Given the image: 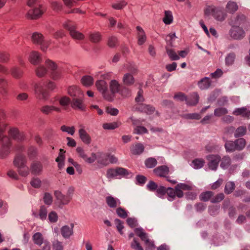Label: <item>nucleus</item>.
Masks as SVG:
<instances>
[{
    "instance_id": "obj_28",
    "label": "nucleus",
    "mask_w": 250,
    "mask_h": 250,
    "mask_svg": "<svg viewBox=\"0 0 250 250\" xmlns=\"http://www.w3.org/2000/svg\"><path fill=\"white\" fill-rule=\"evenodd\" d=\"M80 138L82 141L85 144H89L91 142V138L85 130L81 128L79 130Z\"/></svg>"
},
{
    "instance_id": "obj_57",
    "label": "nucleus",
    "mask_w": 250,
    "mask_h": 250,
    "mask_svg": "<svg viewBox=\"0 0 250 250\" xmlns=\"http://www.w3.org/2000/svg\"><path fill=\"white\" fill-rule=\"evenodd\" d=\"M116 213L119 217L125 218L127 216V212L124 208L119 207L116 209Z\"/></svg>"
},
{
    "instance_id": "obj_54",
    "label": "nucleus",
    "mask_w": 250,
    "mask_h": 250,
    "mask_svg": "<svg viewBox=\"0 0 250 250\" xmlns=\"http://www.w3.org/2000/svg\"><path fill=\"white\" fill-rule=\"evenodd\" d=\"M227 113L228 110L227 108L225 107H219L215 109L214 114L215 116L220 117L226 114Z\"/></svg>"
},
{
    "instance_id": "obj_55",
    "label": "nucleus",
    "mask_w": 250,
    "mask_h": 250,
    "mask_svg": "<svg viewBox=\"0 0 250 250\" xmlns=\"http://www.w3.org/2000/svg\"><path fill=\"white\" fill-rule=\"evenodd\" d=\"M118 43L117 38L115 36L109 37L107 41V45L110 47H114Z\"/></svg>"
},
{
    "instance_id": "obj_39",
    "label": "nucleus",
    "mask_w": 250,
    "mask_h": 250,
    "mask_svg": "<svg viewBox=\"0 0 250 250\" xmlns=\"http://www.w3.org/2000/svg\"><path fill=\"white\" fill-rule=\"evenodd\" d=\"M181 117L186 119L198 120L201 118L202 116L199 113H193L183 114L181 115Z\"/></svg>"
},
{
    "instance_id": "obj_22",
    "label": "nucleus",
    "mask_w": 250,
    "mask_h": 250,
    "mask_svg": "<svg viewBox=\"0 0 250 250\" xmlns=\"http://www.w3.org/2000/svg\"><path fill=\"white\" fill-rule=\"evenodd\" d=\"M136 29L138 31V44L139 45H142L144 44L146 40V37L144 30L140 26H137Z\"/></svg>"
},
{
    "instance_id": "obj_59",
    "label": "nucleus",
    "mask_w": 250,
    "mask_h": 250,
    "mask_svg": "<svg viewBox=\"0 0 250 250\" xmlns=\"http://www.w3.org/2000/svg\"><path fill=\"white\" fill-rule=\"evenodd\" d=\"M42 182L41 180L37 177H34L32 179L30 184L34 188H39L41 186Z\"/></svg>"
},
{
    "instance_id": "obj_1",
    "label": "nucleus",
    "mask_w": 250,
    "mask_h": 250,
    "mask_svg": "<svg viewBox=\"0 0 250 250\" xmlns=\"http://www.w3.org/2000/svg\"><path fill=\"white\" fill-rule=\"evenodd\" d=\"M56 87V83L52 81L47 80L43 83L36 84L35 86V90L37 98L41 100H46L48 96V92L47 89L53 90Z\"/></svg>"
},
{
    "instance_id": "obj_7",
    "label": "nucleus",
    "mask_w": 250,
    "mask_h": 250,
    "mask_svg": "<svg viewBox=\"0 0 250 250\" xmlns=\"http://www.w3.org/2000/svg\"><path fill=\"white\" fill-rule=\"evenodd\" d=\"M44 11L42 6L40 5L39 7L29 10L26 14V17L27 19L31 20L39 19L42 16Z\"/></svg>"
},
{
    "instance_id": "obj_53",
    "label": "nucleus",
    "mask_w": 250,
    "mask_h": 250,
    "mask_svg": "<svg viewBox=\"0 0 250 250\" xmlns=\"http://www.w3.org/2000/svg\"><path fill=\"white\" fill-rule=\"evenodd\" d=\"M114 222L120 234L123 235L124 233L123 229L124 228V226L123 225L124 222L119 219H115Z\"/></svg>"
},
{
    "instance_id": "obj_46",
    "label": "nucleus",
    "mask_w": 250,
    "mask_h": 250,
    "mask_svg": "<svg viewBox=\"0 0 250 250\" xmlns=\"http://www.w3.org/2000/svg\"><path fill=\"white\" fill-rule=\"evenodd\" d=\"M192 167L195 169H199L202 167L205 164V161L202 159H195L192 162Z\"/></svg>"
},
{
    "instance_id": "obj_61",
    "label": "nucleus",
    "mask_w": 250,
    "mask_h": 250,
    "mask_svg": "<svg viewBox=\"0 0 250 250\" xmlns=\"http://www.w3.org/2000/svg\"><path fill=\"white\" fill-rule=\"evenodd\" d=\"M11 75L14 77H21L22 76L23 72L17 68H13L11 69Z\"/></svg>"
},
{
    "instance_id": "obj_32",
    "label": "nucleus",
    "mask_w": 250,
    "mask_h": 250,
    "mask_svg": "<svg viewBox=\"0 0 250 250\" xmlns=\"http://www.w3.org/2000/svg\"><path fill=\"white\" fill-rule=\"evenodd\" d=\"M135 234L138 236L142 241H144L146 243H149V240L147 237L146 234L144 232L143 229L141 228H136L134 229Z\"/></svg>"
},
{
    "instance_id": "obj_60",
    "label": "nucleus",
    "mask_w": 250,
    "mask_h": 250,
    "mask_svg": "<svg viewBox=\"0 0 250 250\" xmlns=\"http://www.w3.org/2000/svg\"><path fill=\"white\" fill-rule=\"evenodd\" d=\"M235 58L234 53H230L227 55L226 58V63L227 65H231L233 63Z\"/></svg>"
},
{
    "instance_id": "obj_19",
    "label": "nucleus",
    "mask_w": 250,
    "mask_h": 250,
    "mask_svg": "<svg viewBox=\"0 0 250 250\" xmlns=\"http://www.w3.org/2000/svg\"><path fill=\"white\" fill-rule=\"evenodd\" d=\"M175 189L177 190V197L178 198H181L184 195L182 190H189L191 189V187L185 184L180 183L176 186Z\"/></svg>"
},
{
    "instance_id": "obj_47",
    "label": "nucleus",
    "mask_w": 250,
    "mask_h": 250,
    "mask_svg": "<svg viewBox=\"0 0 250 250\" xmlns=\"http://www.w3.org/2000/svg\"><path fill=\"white\" fill-rule=\"evenodd\" d=\"M143 86L142 84H140V88L139 90L138 91L137 96L135 98V102L138 104L143 103L144 101V98L143 97V90L142 89L141 87Z\"/></svg>"
},
{
    "instance_id": "obj_11",
    "label": "nucleus",
    "mask_w": 250,
    "mask_h": 250,
    "mask_svg": "<svg viewBox=\"0 0 250 250\" xmlns=\"http://www.w3.org/2000/svg\"><path fill=\"white\" fill-rule=\"evenodd\" d=\"M95 161L101 167H104L108 164L109 154L101 152L94 153Z\"/></svg>"
},
{
    "instance_id": "obj_37",
    "label": "nucleus",
    "mask_w": 250,
    "mask_h": 250,
    "mask_svg": "<svg viewBox=\"0 0 250 250\" xmlns=\"http://www.w3.org/2000/svg\"><path fill=\"white\" fill-rule=\"evenodd\" d=\"M68 93L72 97H76L81 94V91L76 86H71L68 88Z\"/></svg>"
},
{
    "instance_id": "obj_51",
    "label": "nucleus",
    "mask_w": 250,
    "mask_h": 250,
    "mask_svg": "<svg viewBox=\"0 0 250 250\" xmlns=\"http://www.w3.org/2000/svg\"><path fill=\"white\" fill-rule=\"evenodd\" d=\"M213 195V192L208 191L202 193L200 196V198L202 201H208Z\"/></svg>"
},
{
    "instance_id": "obj_29",
    "label": "nucleus",
    "mask_w": 250,
    "mask_h": 250,
    "mask_svg": "<svg viewBox=\"0 0 250 250\" xmlns=\"http://www.w3.org/2000/svg\"><path fill=\"white\" fill-rule=\"evenodd\" d=\"M226 9L227 12L233 14L238 10V5L236 2L230 0L227 3Z\"/></svg>"
},
{
    "instance_id": "obj_64",
    "label": "nucleus",
    "mask_w": 250,
    "mask_h": 250,
    "mask_svg": "<svg viewBox=\"0 0 250 250\" xmlns=\"http://www.w3.org/2000/svg\"><path fill=\"white\" fill-rule=\"evenodd\" d=\"M53 249L54 250H63L62 243L58 240L54 241L53 243Z\"/></svg>"
},
{
    "instance_id": "obj_24",
    "label": "nucleus",
    "mask_w": 250,
    "mask_h": 250,
    "mask_svg": "<svg viewBox=\"0 0 250 250\" xmlns=\"http://www.w3.org/2000/svg\"><path fill=\"white\" fill-rule=\"evenodd\" d=\"M169 171V168L166 166H159L153 170L154 172L160 177H166Z\"/></svg>"
},
{
    "instance_id": "obj_5",
    "label": "nucleus",
    "mask_w": 250,
    "mask_h": 250,
    "mask_svg": "<svg viewBox=\"0 0 250 250\" xmlns=\"http://www.w3.org/2000/svg\"><path fill=\"white\" fill-rule=\"evenodd\" d=\"M192 97L195 99L193 102H191L190 100H188L185 94L182 92H178L175 94L173 97L174 99L177 101H186L188 105L194 106L198 103L199 96L197 93H193Z\"/></svg>"
},
{
    "instance_id": "obj_14",
    "label": "nucleus",
    "mask_w": 250,
    "mask_h": 250,
    "mask_svg": "<svg viewBox=\"0 0 250 250\" xmlns=\"http://www.w3.org/2000/svg\"><path fill=\"white\" fill-rule=\"evenodd\" d=\"M247 23L246 17L242 14H238L231 21V24L233 26H237L242 27Z\"/></svg>"
},
{
    "instance_id": "obj_2",
    "label": "nucleus",
    "mask_w": 250,
    "mask_h": 250,
    "mask_svg": "<svg viewBox=\"0 0 250 250\" xmlns=\"http://www.w3.org/2000/svg\"><path fill=\"white\" fill-rule=\"evenodd\" d=\"M63 27L69 32L70 36L73 39L83 40L84 39V34L77 30L78 25L74 21L67 20L63 24Z\"/></svg>"
},
{
    "instance_id": "obj_44",
    "label": "nucleus",
    "mask_w": 250,
    "mask_h": 250,
    "mask_svg": "<svg viewBox=\"0 0 250 250\" xmlns=\"http://www.w3.org/2000/svg\"><path fill=\"white\" fill-rule=\"evenodd\" d=\"M166 193H167L168 198V200L170 201H173L175 196H177V190L171 188H167Z\"/></svg>"
},
{
    "instance_id": "obj_38",
    "label": "nucleus",
    "mask_w": 250,
    "mask_h": 250,
    "mask_svg": "<svg viewBox=\"0 0 250 250\" xmlns=\"http://www.w3.org/2000/svg\"><path fill=\"white\" fill-rule=\"evenodd\" d=\"M220 161V167L223 169H227L231 164V159L229 156H224Z\"/></svg>"
},
{
    "instance_id": "obj_30",
    "label": "nucleus",
    "mask_w": 250,
    "mask_h": 250,
    "mask_svg": "<svg viewBox=\"0 0 250 250\" xmlns=\"http://www.w3.org/2000/svg\"><path fill=\"white\" fill-rule=\"evenodd\" d=\"M96 86L98 90L104 94L107 89V83L104 79L98 80L96 83Z\"/></svg>"
},
{
    "instance_id": "obj_25",
    "label": "nucleus",
    "mask_w": 250,
    "mask_h": 250,
    "mask_svg": "<svg viewBox=\"0 0 250 250\" xmlns=\"http://www.w3.org/2000/svg\"><path fill=\"white\" fill-rule=\"evenodd\" d=\"M110 88L112 92L113 93L121 92L123 95V86L120 85L118 82L115 79H113L110 83Z\"/></svg>"
},
{
    "instance_id": "obj_49",
    "label": "nucleus",
    "mask_w": 250,
    "mask_h": 250,
    "mask_svg": "<svg viewBox=\"0 0 250 250\" xmlns=\"http://www.w3.org/2000/svg\"><path fill=\"white\" fill-rule=\"evenodd\" d=\"M47 210L46 208L44 206H41L39 212V218L42 220H45L47 217Z\"/></svg>"
},
{
    "instance_id": "obj_23",
    "label": "nucleus",
    "mask_w": 250,
    "mask_h": 250,
    "mask_svg": "<svg viewBox=\"0 0 250 250\" xmlns=\"http://www.w3.org/2000/svg\"><path fill=\"white\" fill-rule=\"evenodd\" d=\"M41 57L38 52L32 51L29 57V62L34 65H37L41 61Z\"/></svg>"
},
{
    "instance_id": "obj_43",
    "label": "nucleus",
    "mask_w": 250,
    "mask_h": 250,
    "mask_svg": "<svg viewBox=\"0 0 250 250\" xmlns=\"http://www.w3.org/2000/svg\"><path fill=\"white\" fill-rule=\"evenodd\" d=\"M146 166L149 168L154 167L157 164V161L156 159L150 157L146 159L145 162Z\"/></svg>"
},
{
    "instance_id": "obj_50",
    "label": "nucleus",
    "mask_w": 250,
    "mask_h": 250,
    "mask_svg": "<svg viewBox=\"0 0 250 250\" xmlns=\"http://www.w3.org/2000/svg\"><path fill=\"white\" fill-rule=\"evenodd\" d=\"M166 50L167 55L171 60H178L180 59L179 56L173 49L167 48Z\"/></svg>"
},
{
    "instance_id": "obj_3",
    "label": "nucleus",
    "mask_w": 250,
    "mask_h": 250,
    "mask_svg": "<svg viewBox=\"0 0 250 250\" xmlns=\"http://www.w3.org/2000/svg\"><path fill=\"white\" fill-rule=\"evenodd\" d=\"M206 15H211L215 19L218 21H223L227 17V14L219 7H216L214 5L207 6L204 10Z\"/></svg>"
},
{
    "instance_id": "obj_34",
    "label": "nucleus",
    "mask_w": 250,
    "mask_h": 250,
    "mask_svg": "<svg viewBox=\"0 0 250 250\" xmlns=\"http://www.w3.org/2000/svg\"><path fill=\"white\" fill-rule=\"evenodd\" d=\"M198 84L201 89H207L212 85L210 79H201Z\"/></svg>"
},
{
    "instance_id": "obj_9",
    "label": "nucleus",
    "mask_w": 250,
    "mask_h": 250,
    "mask_svg": "<svg viewBox=\"0 0 250 250\" xmlns=\"http://www.w3.org/2000/svg\"><path fill=\"white\" fill-rule=\"evenodd\" d=\"M229 34L230 36L235 40H240L245 36V33L242 27L233 25H232Z\"/></svg>"
},
{
    "instance_id": "obj_45",
    "label": "nucleus",
    "mask_w": 250,
    "mask_h": 250,
    "mask_svg": "<svg viewBox=\"0 0 250 250\" xmlns=\"http://www.w3.org/2000/svg\"><path fill=\"white\" fill-rule=\"evenodd\" d=\"M163 21L166 24H169L172 22L173 16L171 11H165V17H164Z\"/></svg>"
},
{
    "instance_id": "obj_40",
    "label": "nucleus",
    "mask_w": 250,
    "mask_h": 250,
    "mask_svg": "<svg viewBox=\"0 0 250 250\" xmlns=\"http://www.w3.org/2000/svg\"><path fill=\"white\" fill-rule=\"evenodd\" d=\"M247 132V128L245 126H240L238 127L234 132V136L236 138L243 136Z\"/></svg>"
},
{
    "instance_id": "obj_16",
    "label": "nucleus",
    "mask_w": 250,
    "mask_h": 250,
    "mask_svg": "<svg viewBox=\"0 0 250 250\" xmlns=\"http://www.w3.org/2000/svg\"><path fill=\"white\" fill-rule=\"evenodd\" d=\"M76 151L79 156L83 158L86 162L88 163H92L95 161L94 153L91 154L90 157H88L83 149L81 147H78Z\"/></svg>"
},
{
    "instance_id": "obj_8",
    "label": "nucleus",
    "mask_w": 250,
    "mask_h": 250,
    "mask_svg": "<svg viewBox=\"0 0 250 250\" xmlns=\"http://www.w3.org/2000/svg\"><path fill=\"white\" fill-rule=\"evenodd\" d=\"M9 135L14 140L18 142H21L25 139V135L23 132H21L16 127L11 128L8 131Z\"/></svg>"
},
{
    "instance_id": "obj_13",
    "label": "nucleus",
    "mask_w": 250,
    "mask_h": 250,
    "mask_svg": "<svg viewBox=\"0 0 250 250\" xmlns=\"http://www.w3.org/2000/svg\"><path fill=\"white\" fill-rule=\"evenodd\" d=\"M54 196L58 202L59 203L60 206L67 205L71 201L66 195L63 194L59 190H56L54 191Z\"/></svg>"
},
{
    "instance_id": "obj_36",
    "label": "nucleus",
    "mask_w": 250,
    "mask_h": 250,
    "mask_svg": "<svg viewBox=\"0 0 250 250\" xmlns=\"http://www.w3.org/2000/svg\"><path fill=\"white\" fill-rule=\"evenodd\" d=\"M38 154V150L37 147L34 146H30L27 150V155L30 159L36 158Z\"/></svg>"
},
{
    "instance_id": "obj_21",
    "label": "nucleus",
    "mask_w": 250,
    "mask_h": 250,
    "mask_svg": "<svg viewBox=\"0 0 250 250\" xmlns=\"http://www.w3.org/2000/svg\"><path fill=\"white\" fill-rule=\"evenodd\" d=\"M105 200L107 205L111 208H115L121 204V202L119 199L114 198L111 196H107L105 198Z\"/></svg>"
},
{
    "instance_id": "obj_42",
    "label": "nucleus",
    "mask_w": 250,
    "mask_h": 250,
    "mask_svg": "<svg viewBox=\"0 0 250 250\" xmlns=\"http://www.w3.org/2000/svg\"><path fill=\"white\" fill-rule=\"evenodd\" d=\"M45 66L51 71H54L58 68L57 63L51 60L47 59L44 62Z\"/></svg>"
},
{
    "instance_id": "obj_10",
    "label": "nucleus",
    "mask_w": 250,
    "mask_h": 250,
    "mask_svg": "<svg viewBox=\"0 0 250 250\" xmlns=\"http://www.w3.org/2000/svg\"><path fill=\"white\" fill-rule=\"evenodd\" d=\"M207 159L208 161L209 168L213 170H216L219 162L221 160L220 157L218 155L211 154L207 156Z\"/></svg>"
},
{
    "instance_id": "obj_33",
    "label": "nucleus",
    "mask_w": 250,
    "mask_h": 250,
    "mask_svg": "<svg viewBox=\"0 0 250 250\" xmlns=\"http://www.w3.org/2000/svg\"><path fill=\"white\" fill-rule=\"evenodd\" d=\"M32 41L35 44H41L43 41V35L41 33L35 32L32 36Z\"/></svg>"
},
{
    "instance_id": "obj_35",
    "label": "nucleus",
    "mask_w": 250,
    "mask_h": 250,
    "mask_svg": "<svg viewBox=\"0 0 250 250\" xmlns=\"http://www.w3.org/2000/svg\"><path fill=\"white\" fill-rule=\"evenodd\" d=\"M34 243L38 246H41L44 241L42 235L40 232L35 233L32 236Z\"/></svg>"
},
{
    "instance_id": "obj_6",
    "label": "nucleus",
    "mask_w": 250,
    "mask_h": 250,
    "mask_svg": "<svg viewBox=\"0 0 250 250\" xmlns=\"http://www.w3.org/2000/svg\"><path fill=\"white\" fill-rule=\"evenodd\" d=\"M128 174V171L123 167L109 168L106 171V177L108 179L115 178L118 176H126Z\"/></svg>"
},
{
    "instance_id": "obj_12",
    "label": "nucleus",
    "mask_w": 250,
    "mask_h": 250,
    "mask_svg": "<svg viewBox=\"0 0 250 250\" xmlns=\"http://www.w3.org/2000/svg\"><path fill=\"white\" fill-rule=\"evenodd\" d=\"M30 170L32 174L40 175L43 170L42 164L39 161H33L30 165Z\"/></svg>"
},
{
    "instance_id": "obj_20",
    "label": "nucleus",
    "mask_w": 250,
    "mask_h": 250,
    "mask_svg": "<svg viewBox=\"0 0 250 250\" xmlns=\"http://www.w3.org/2000/svg\"><path fill=\"white\" fill-rule=\"evenodd\" d=\"M144 149L145 147L143 144L137 143L131 146L130 151L133 155H140L143 152Z\"/></svg>"
},
{
    "instance_id": "obj_27",
    "label": "nucleus",
    "mask_w": 250,
    "mask_h": 250,
    "mask_svg": "<svg viewBox=\"0 0 250 250\" xmlns=\"http://www.w3.org/2000/svg\"><path fill=\"white\" fill-rule=\"evenodd\" d=\"M89 40L93 43H98L102 39V35L99 32H90L88 35Z\"/></svg>"
},
{
    "instance_id": "obj_63",
    "label": "nucleus",
    "mask_w": 250,
    "mask_h": 250,
    "mask_svg": "<svg viewBox=\"0 0 250 250\" xmlns=\"http://www.w3.org/2000/svg\"><path fill=\"white\" fill-rule=\"evenodd\" d=\"M131 247L135 250H143V249L136 238L133 239V242L131 244Z\"/></svg>"
},
{
    "instance_id": "obj_52",
    "label": "nucleus",
    "mask_w": 250,
    "mask_h": 250,
    "mask_svg": "<svg viewBox=\"0 0 250 250\" xmlns=\"http://www.w3.org/2000/svg\"><path fill=\"white\" fill-rule=\"evenodd\" d=\"M120 124L117 122L105 123L103 124V127L104 129H114L118 127Z\"/></svg>"
},
{
    "instance_id": "obj_31",
    "label": "nucleus",
    "mask_w": 250,
    "mask_h": 250,
    "mask_svg": "<svg viewBox=\"0 0 250 250\" xmlns=\"http://www.w3.org/2000/svg\"><path fill=\"white\" fill-rule=\"evenodd\" d=\"M235 115H242L243 117H249L250 116V111H248L245 107L238 108L233 112Z\"/></svg>"
},
{
    "instance_id": "obj_56",
    "label": "nucleus",
    "mask_w": 250,
    "mask_h": 250,
    "mask_svg": "<svg viewBox=\"0 0 250 250\" xmlns=\"http://www.w3.org/2000/svg\"><path fill=\"white\" fill-rule=\"evenodd\" d=\"M36 72L38 77H42L46 74L47 69L43 66H40L37 68Z\"/></svg>"
},
{
    "instance_id": "obj_15",
    "label": "nucleus",
    "mask_w": 250,
    "mask_h": 250,
    "mask_svg": "<svg viewBox=\"0 0 250 250\" xmlns=\"http://www.w3.org/2000/svg\"><path fill=\"white\" fill-rule=\"evenodd\" d=\"M27 159L26 156L21 153L18 154L15 157L13 161L14 166L18 168L27 165Z\"/></svg>"
},
{
    "instance_id": "obj_58",
    "label": "nucleus",
    "mask_w": 250,
    "mask_h": 250,
    "mask_svg": "<svg viewBox=\"0 0 250 250\" xmlns=\"http://www.w3.org/2000/svg\"><path fill=\"white\" fill-rule=\"evenodd\" d=\"M6 83L4 79H0V93L5 96L7 94V90L5 88Z\"/></svg>"
},
{
    "instance_id": "obj_4",
    "label": "nucleus",
    "mask_w": 250,
    "mask_h": 250,
    "mask_svg": "<svg viewBox=\"0 0 250 250\" xmlns=\"http://www.w3.org/2000/svg\"><path fill=\"white\" fill-rule=\"evenodd\" d=\"M246 142L243 138H239L234 141H227L225 144V148L228 152H232L235 150L240 151L245 147Z\"/></svg>"
},
{
    "instance_id": "obj_18",
    "label": "nucleus",
    "mask_w": 250,
    "mask_h": 250,
    "mask_svg": "<svg viewBox=\"0 0 250 250\" xmlns=\"http://www.w3.org/2000/svg\"><path fill=\"white\" fill-rule=\"evenodd\" d=\"M71 106L75 109H79L80 110H84L85 105L83 103V100L82 98H74L73 99L71 103Z\"/></svg>"
},
{
    "instance_id": "obj_26",
    "label": "nucleus",
    "mask_w": 250,
    "mask_h": 250,
    "mask_svg": "<svg viewBox=\"0 0 250 250\" xmlns=\"http://www.w3.org/2000/svg\"><path fill=\"white\" fill-rule=\"evenodd\" d=\"M41 112L45 114L49 115L51 114L53 111H55L57 112H60L61 109L59 107H57L53 105H44L41 108Z\"/></svg>"
},
{
    "instance_id": "obj_62",
    "label": "nucleus",
    "mask_w": 250,
    "mask_h": 250,
    "mask_svg": "<svg viewBox=\"0 0 250 250\" xmlns=\"http://www.w3.org/2000/svg\"><path fill=\"white\" fill-rule=\"evenodd\" d=\"M70 99L66 96L61 98L59 101L60 104L62 106H67L70 103Z\"/></svg>"
},
{
    "instance_id": "obj_17",
    "label": "nucleus",
    "mask_w": 250,
    "mask_h": 250,
    "mask_svg": "<svg viewBox=\"0 0 250 250\" xmlns=\"http://www.w3.org/2000/svg\"><path fill=\"white\" fill-rule=\"evenodd\" d=\"M74 227V224L72 223L70 226L65 225L61 228V234L64 238H69L73 234Z\"/></svg>"
},
{
    "instance_id": "obj_41",
    "label": "nucleus",
    "mask_w": 250,
    "mask_h": 250,
    "mask_svg": "<svg viewBox=\"0 0 250 250\" xmlns=\"http://www.w3.org/2000/svg\"><path fill=\"white\" fill-rule=\"evenodd\" d=\"M17 170L19 175L22 177H26L30 172V170L27 165L18 167Z\"/></svg>"
},
{
    "instance_id": "obj_48",
    "label": "nucleus",
    "mask_w": 250,
    "mask_h": 250,
    "mask_svg": "<svg viewBox=\"0 0 250 250\" xmlns=\"http://www.w3.org/2000/svg\"><path fill=\"white\" fill-rule=\"evenodd\" d=\"M235 184L233 182H228L227 183L225 188V192L226 194L231 193L235 188Z\"/></svg>"
}]
</instances>
